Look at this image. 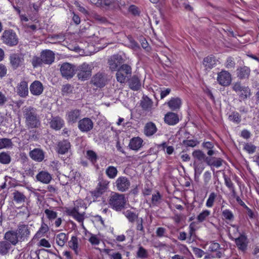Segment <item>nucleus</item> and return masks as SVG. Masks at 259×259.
Masks as SVG:
<instances>
[{"instance_id": "f257e3e1", "label": "nucleus", "mask_w": 259, "mask_h": 259, "mask_svg": "<svg viewBox=\"0 0 259 259\" xmlns=\"http://www.w3.org/2000/svg\"><path fill=\"white\" fill-rule=\"evenodd\" d=\"M23 115L25 118L26 126L28 129L38 128L40 127V118L35 108L31 106L27 107L23 111Z\"/></svg>"}, {"instance_id": "f03ea898", "label": "nucleus", "mask_w": 259, "mask_h": 259, "mask_svg": "<svg viewBox=\"0 0 259 259\" xmlns=\"http://www.w3.org/2000/svg\"><path fill=\"white\" fill-rule=\"evenodd\" d=\"M108 201L109 206L116 211L124 209L127 202L124 194L115 192L111 193Z\"/></svg>"}, {"instance_id": "7ed1b4c3", "label": "nucleus", "mask_w": 259, "mask_h": 259, "mask_svg": "<svg viewBox=\"0 0 259 259\" xmlns=\"http://www.w3.org/2000/svg\"><path fill=\"white\" fill-rule=\"evenodd\" d=\"M232 90L236 93L240 101L246 100L251 95L249 87L243 85L240 81H237L233 83Z\"/></svg>"}, {"instance_id": "20e7f679", "label": "nucleus", "mask_w": 259, "mask_h": 259, "mask_svg": "<svg viewBox=\"0 0 259 259\" xmlns=\"http://www.w3.org/2000/svg\"><path fill=\"white\" fill-rule=\"evenodd\" d=\"M3 42L10 47L16 46L18 43V37L16 33L12 29L5 30L2 35Z\"/></svg>"}, {"instance_id": "39448f33", "label": "nucleus", "mask_w": 259, "mask_h": 259, "mask_svg": "<svg viewBox=\"0 0 259 259\" xmlns=\"http://www.w3.org/2000/svg\"><path fill=\"white\" fill-rule=\"evenodd\" d=\"M132 74V68L127 64H123L119 67L116 74V79L120 83H124L126 78Z\"/></svg>"}, {"instance_id": "423d86ee", "label": "nucleus", "mask_w": 259, "mask_h": 259, "mask_svg": "<svg viewBox=\"0 0 259 259\" xmlns=\"http://www.w3.org/2000/svg\"><path fill=\"white\" fill-rule=\"evenodd\" d=\"M109 182L102 177L99 178V182L96 189L92 192L94 197L98 198L101 197L108 189Z\"/></svg>"}, {"instance_id": "0eeeda50", "label": "nucleus", "mask_w": 259, "mask_h": 259, "mask_svg": "<svg viewBox=\"0 0 259 259\" xmlns=\"http://www.w3.org/2000/svg\"><path fill=\"white\" fill-rule=\"evenodd\" d=\"M10 64L13 70L24 65V55L22 53H13L9 57Z\"/></svg>"}, {"instance_id": "6e6552de", "label": "nucleus", "mask_w": 259, "mask_h": 259, "mask_svg": "<svg viewBox=\"0 0 259 259\" xmlns=\"http://www.w3.org/2000/svg\"><path fill=\"white\" fill-rule=\"evenodd\" d=\"M131 185V183L129 178L121 176L117 178L114 186L119 192H125L128 190Z\"/></svg>"}, {"instance_id": "1a4fd4ad", "label": "nucleus", "mask_w": 259, "mask_h": 259, "mask_svg": "<svg viewBox=\"0 0 259 259\" xmlns=\"http://www.w3.org/2000/svg\"><path fill=\"white\" fill-rule=\"evenodd\" d=\"M108 80V76L106 73L99 72L92 77L91 82L98 88H102L106 85Z\"/></svg>"}, {"instance_id": "9d476101", "label": "nucleus", "mask_w": 259, "mask_h": 259, "mask_svg": "<svg viewBox=\"0 0 259 259\" xmlns=\"http://www.w3.org/2000/svg\"><path fill=\"white\" fill-rule=\"evenodd\" d=\"M75 72L79 79L85 80L88 79L91 75L92 69L89 64L83 63L77 68H75Z\"/></svg>"}, {"instance_id": "9b49d317", "label": "nucleus", "mask_w": 259, "mask_h": 259, "mask_svg": "<svg viewBox=\"0 0 259 259\" xmlns=\"http://www.w3.org/2000/svg\"><path fill=\"white\" fill-rule=\"evenodd\" d=\"M16 231L18 233L20 241L28 240L30 235V229L28 225L19 224Z\"/></svg>"}, {"instance_id": "f8f14e48", "label": "nucleus", "mask_w": 259, "mask_h": 259, "mask_svg": "<svg viewBox=\"0 0 259 259\" xmlns=\"http://www.w3.org/2000/svg\"><path fill=\"white\" fill-rule=\"evenodd\" d=\"M94 127V122L89 117H84L80 119L78 122V128L83 133H88L91 131Z\"/></svg>"}, {"instance_id": "ddd939ff", "label": "nucleus", "mask_w": 259, "mask_h": 259, "mask_svg": "<svg viewBox=\"0 0 259 259\" xmlns=\"http://www.w3.org/2000/svg\"><path fill=\"white\" fill-rule=\"evenodd\" d=\"M182 99L178 97H171L167 102H165L164 105H167L171 111H179L182 106Z\"/></svg>"}, {"instance_id": "4468645a", "label": "nucleus", "mask_w": 259, "mask_h": 259, "mask_svg": "<svg viewBox=\"0 0 259 259\" xmlns=\"http://www.w3.org/2000/svg\"><path fill=\"white\" fill-rule=\"evenodd\" d=\"M60 71L63 77L71 78L75 73V66L69 63H64L60 68Z\"/></svg>"}, {"instance_id": "2eb2a0df", "label": "nucleus", "mask_w": 259, "mask_h": 259, "mask_svg": "<svg viewBox=\"0 0 259 259\" xmlns=\"http://www.w3.org/2000/svg\"><path fill=\"white\" fill-rule=\"evenodd\" d=\"M232 78L230 73L226 70H222L218 73L217 81L223 86L227 87L230 84Z\"/></svg>"}, {"instance_id": "dca6fc26", "label": "nucleus", "mask_w": 259, "mask_h": 259, "mask_svg": "<svg viewBox=\"0 0 259 259\" xmlns=\"http://www.w3.org/2000/svg\"><path fill=\"white\" fill-rule=\"evenodd\" d=\"M16 92L18 96L22 98H25L29 94L28 81L25 79H22L16 86Z\"/></svg>"}, {"instance_id": "f3484780", "label": "nucleus", "mask_w": 259, "mask_h": 259, "mask_svg": "<svg viewBox=\"0 0 259 259\" xmlns=\"http://www.w3.org/2000/svg\"><path fill=\"white\" fill-rule=\"evenodd\" d=\"M180 120L178 114L173 111L167 112L164 117V122L168 125H175L179 122Z\"/></svg>"}, {"instance_id": "a211bd4d", "label": "nucleus", "mask_w": 259, "mask_h": 259, "mask_svg": "<svg viewBox=\"0 0 259 259\" xmlns=\"http://www.w3.org/2000/svg\"><path fill=\"white\" fill-rule=\"evenodd\" d=\"M235 243L239 250L245 252L247 248L248 239L244 233L240 234L239 236L235 239Z\"/></svg>"}, {"instance_id": "6ab92c4d", "label": "nucleus", "mask_w": 259, "mask_h": 259, "mask_svg": "<svg viewBox=\"0 0 259 259\" xmlns=\"http://www.w3.org/2000/svg\"><path fill=\"white\" fill-rule=\"evenodd\" d=\"M4 238L5 241L9 242L11 245H13L14 246L16 245L20 241L18 233L15 230H10L6 232Z\"/></svg>"}, {"instance_id": "aec40b11", "label": "nucleus", "mask_w": 259, "mask_h": 259, "mask_svg": "<svg viewBox=\"0 0 259 259\" xmlns=\"http://www.w3.org/2000/svg\"><path fill=\"white\" fill-rule=\"evenodd\" d=\"M81 110L77 109H72L66 115V119L69 123H75L80 120Z\"/></svg>"}, {"instance_id": "412c9836", "label": "nucleus", "mask_w": 259, "mask_h": 259, "mask_svg": "<svg viewBox=\"0 0 259 259\" xmlns=\"http://www.w3.org/2000/svg\"><path fill=\"white\" fill-rule=\"evenodd\" d=\"M50 127L55 131L60 130L65 125L64 120L60 116L52 117L49 122Z\"/></svg>"}, {"instance_id": "4be33fe9", "label": "nucleus", "mask_w": 259, "mask_h": 259, "mask_svg": "<svg viewBox=\"0 0 259 259\" xmlns=\"http://www.w3.org/2000/svg\"><path fill=\"white\" fill-rule=\"evenodd\" d=\"M35 178L37 181L45 184H49L52 180V175L46 170L40 171Z\"/></svg>"}, {"instance_id": "5701e85b", "label": "nucleus", "mask_w": 259, "mask_h": 259, "mask_svg": "<svg viewBox=\"0 0 259 259\" xmlns=\"http://www.w3.org/2000/svg\"><path fill=\"white\" fill-rule=\"evenodd\" d=\"M40 57L43 63L45 64H51L55 60V54L50 50L42 51Z\"/></svg>"}, {"instance_id": "b1692460", "label": "nucleus", "mask_w": 259, "mask_h": 259, "mask_svg": "<svg viewBox=\"0 0 259 259\" xmlns=\"http://www.w3.org/2000/svg\"><path fill=\"white\" fill-rule=\"evenodd\" d=\"M30 93L34 96H39L44 91V87L42 83L38 80H35L30 85Z\"/></svg>"}, {"instance_id": "393cba45", "label": "nucleus", "mask_w": 259, "mask_h": 259, "mask_svg": "<svg viewBox=\"0 0 259 259\" xmlns=\"http://www.w3.org/2000/svg\"><path fill=\"white\" fill-rule=\"evenodd\" d=\"M30 157L35 161L40 162L45 158V153L40 148H34L31 150L29 153Z\"/></svg>"}, {"instance_id": "a878e982", "label": "nucleus", "mask_w": 259, "mask_h": 259, "mask_svg": "<svg viewBox=\"0 0 259 259\" xmlns=\"http://www.w3.org/2000/svg\"><path fill=\"white\" fill-rule=\"evenodd\" d=\"M122 57L118 55H114L112 56L108 61V64L110 69L112 71L117 70L119 66L122 63Z\"/></svg>"}, {"instance_id": "bb28decb", "label": "nucleus", "mask_w": 259, "mask_h": 259, "mask_svg": "<svg viewBox=\"0 0 259 259\" xmlns=\"http://www.w3.org/2000/svg\"><path fill=\"white\" fill-rule=\"evenodd\" d=\"M218 59L213 55H210L205 57L203 60V64L206 69H211L215 66Z\"/></svg>"}, {"instance_id": "cd10ccee", "label": "nucleus", "mask_w": 259, "mask_h": 259, "mask_svg": "<svg viewBox=\"0 0 259 259\" xmlns=\"http://www.w3.org/2000/svg\"><path fill=\"white\" fill-rule=\"evenodd\" d=\"M71 144L68 140H63L58 142L57 147L58 153L64 154L67 153L70 148Z\"/></svg>"}, {"instance_id": "c85d7f7f", "label": "nucleus", "mask_w": 259, "mask_h": 259, "mask_svg": "<svg viewBox=\"0 0 259 259\" xmlns=\"http://www.w3.org/2000/svg\"><path fill=\"white\" fill-rule=\"evenodd\" d=\"M143 140L139 137H133L130 141L128 147L134 151H138L143 146Z\"/></svg>"}, {"instance_id": "c756f323", "label": "nucleus", "mask_w": 259, "mask_h": 259, "mask_svg": "<svg viewBox=\"0 0 259 259\" xmlns=\"http://www.w3.org/2000/svg\"><path fill=\"white\" fill-rule=\"evenodd\" d=\"M128 85L131 90L134 91H137L141 88V80L137 75H134L129 79Z\"/></svg>"}, {"instance_id": "7c9ffc66", "label": "nucleus", "mask_w": 259, "mask_h": 259, "mask_svg": "<svg viewBox=\"0 0 259 259\" xmlns=\"http://www.w3.org/2000/svg\"><path fill=\"white\" fill-rule=\"evenodd\" d=\"M236 72L237 76L240 79H245L248 78L250 73V69L249 67L243 66L238 67Z\"/></svg>"}, {"instance_id": "2f4dec72", "label": "nucleus", "mask_w": 259, "mask_h": 259, "mask_svg": "<svg viewBox=\"0 0 259 259\" xmlns=\"http://www.w3.org/2000/svg\"><path fill=\"white\" fill-rule=\"evenodd\" d=\"M69 247L72 249L76 255H78L79 252L78 239L76 236H72L71 239L68 241Z\"/></svg>"}, {"instance_id": "473e14b6", "label": "nucleus", "mask_w": 259, "mask_h": 259, "mask_svg": "<svg viewBox=\"0 0 259 259\" xmlns=\"http://www.w3.org/2000/svg\"><path fill=\"white\" fill-rule=\"evenodd\" d=\"M157 127L152 122H147L144 127V134L148 137L153 135L157 132Z\"/></svg>"}, {"instance_id": "72a5a7b5", "label": "nucleus", "mask_w": 259, "mask_h": 259, "mask_svg": "<svg viewBox=\"0 0 259 259\" xmlns=\"http://www.w3.org/2000/svg\"><path fill=\"white\" fill-rule=\"evenodd\" d=\"M66 212L68 215L72 217L76 221L83 224L84 212L80 213L78 210L74 211L73 210L67 209Z\"/></svg>"}, {"instance_id": "f704fd0d", "label": "nucleus", "mask_w": 259, "mask_h": 259, "mask_svg": "<svg viewBox=\"0 0 259 259\" xmlns=\"http://www.w3.org/2000/svg\"><path fill=\"white\" fill-rule=\"evenodd\" d=\"M55 239L56 243L58 246L63 247L68 241V235L63 232L60 233L56 235Z\"/></svg>"}, {"instance_id": "c9c22d12", "label": "nucleus", "mask_w": 259, "mask_h": 259, "mask_svg": "<svg viewBox=\"0 0 259 259\" xmlns=\"http://www.w3.org/2000/svg\"><path fill=\"white\" fill-rule=\"evenodd\" d=\"M103 252L108 256L109 259H122L121 253L119 251H114L112 249L104 248Z\"/></svg>"}, {"instance_id": "e433bc0d", "label": "nucleus", "mask_w": 259, "mask_h": 259, "mask_svg": "<svg viewBox=\"0 0 259 259\" xmlns=\"http://www.w3.org/2000/svg\"><path fill=\"white\" fill-rule=\"evenodd\" d=\"M49 228L47 224L44 222H42L40 227L36 232L33 237L34 239H39L43 236L49 231Z\"/></svg>"}, {"instance_id": "4c0bfd02", "label": "nucleus", "mask_w": 259, "mask_h": 259, "mask_svg": "<svg viewBox=\"0 0 259 259\" xmlns=\"http://www.w3.org/2000/svg\"><path fill=\"white\" fill-rule=\"evenodd\" d=\"M12 246L10 243L5 240L0 241V255L4 256L9 253Z\"/></svg>"}, {"instance_id": "58836bf2", "label": "nucleus", "mask_w": 259, "mask_h": 259, "mask_svg": "<svg viewBox=\"0 0 259 259\" xmlns=\"http://www.w3.org/2000/svg\"><path fill=\"white\" fill-rule=\"evenodd\" d=\"M220 248V244L219 243L214 241H211L210 242L208 250L210 252H217L216 254V257L217 258H221L222 257V253L221 251H218Z\"/></svg>"}, {"instance_id": "ea45409f", "label": "nucleus", "mask_w": 259, "mask_h": 259, "mask_svg": "<svg viewBox=\"0 0 259 259\" xmlns=\"http://www.w3.org/2000/svg\"><path fill=\"white\" fill-rule=\"evenodd\" d=\"M223 178L225 181V184L231 191V195L233 194L234 195H235V192H236L235 190V186L230 178L225 174L223 175Z\"/></svg>"}, {"instance_id": "a19ab883", "label": "nucleus", "mask_w": 259, "mask_h": 259, "mask_svg": "<svg viewBox=\"0 0 259 259\" xmlns=\"http://www.w3.org/2000/svg\"><path fill=\"white\" fill-rule=\"evenodd\" d=\"M202 148L205 150H207V154L208 156H211L214 154L213 149L214 147L212 142L209 141H204L201 145Z\"/></svg>"}, {"instance_id": "79ce46f5", "label": "nucleus", "mask_w": 259, "mask_h": 259, "mask_svg": "<svg viewBox=\"0 0 259 259\" xmlns=\"http://www.w3.org/2000/svg\"><path fill=\"white\" fill-rule=\"evenodd\" d=\"M211 214V211L208 209L203 210L196 217V220L199 223H202L206 221Z\"/></svg>"}, {"instance_id": "37998d69", "label": "nucleus", "mask_w": 259, "mask_h": 259, "mask_svg": "<svg viewBox=\"0 0 259 259\" xmlns=\"http://www.w3.org/2000/svg\"><path fill=\"white\" fill-rule=\"evenodd\" d=\"M105 174L108 178L114 179L117 176L118 170L116 167L110 165L106 168Z\"/></svg>"}, {"instance_id": "c03bdc74", "label": "nucleus", "mask_w": 259, "mask_h": 259, "mask_svg": "<svg viewBox=\"0 0 259 259\" xmlns=\"http://www.w3.org/2000/svg\"><path fill=\"white\" fill-rule=\"evenodd\" d=\"M74 206L73 208H69L68 209L73 210L74 211L76 210L79 211L81 208L85 209L87 207V204L85 201L81 199L76 200L74 203Z\"/></svg>"}, {"instance_id": "a18cd8bd", "label": "nucleus", "mask_w": 259, "mask_h": 259, "mask_svg": "<svg viewBox=\"0 0 259 259\" xmlns=\"http://www.w3.org/2000/svg\"><path fill=\"white\" fill-rule=\"evenodd\" d=\"M157 148L161 150H165V153L169 155L172 154L175 151L174 147L172 146H168L165 142L158 145Z\"/></svg>"}, {"instance_id": "49530a36", "label": "nucleus", "mask_w": 259, "mask_h": 259, "mask_svg": "<svg viewBox=\"0 0 259 259\" xmlns=\"http://www.w3.org/2000/svg\"><path fill=\"white\" fill-rule=\"evenodd\" d=\"M13 195L14 200L17 203H22L25 202L26 199V196L23 193L18 190H15L13 192Z\"/></svg>"}, {"instance_id": "de8ad7c7", "label": "nucleus", "mask_w": 259, "mask_h": 259, "mask_svg": "<svg viewBox=\"0 0 259 259\" xmlns=\"http://www.w3.org/2000/svg\"><path fill=\"white\" fill-rule=\"evenodd\" d=\"M228 119L230 121L238 124L241 122L242 118L241 115L238 112L233 111L229 115Z\"/></svg>"}, {"instance_id": "09e8293b", "label": "nucleus", "mask_w": 259, "mask_h": 259, "mask_svg": "<svg viewBox=\"0 0 259 259\" xmlns=\"http://www.w3.org/2000/svg\"><path fill=\"white\" fill-rule=\"evenodd\" d=\"M13 145L11 139L6 138L0 139V150L12 148Z\"/></svg>"}, {"instance_id": "8fccbe9b", "label": "nucleus", "mask_w": 259, "mask_h": 259, "mask_svg": "<svg viewBox=\"0 0 259 259\" xmlns=\"http://www.w3.org/2000/svg\"><path fill=\"white\" fill-rule=\"evenodd\" d=\"M124 214L131 223L135 222L138 218V214L131 210H127L124 212Z\"/></svg>"}, {"instance_id": "3c124183", "label": "nucleus", "mask_w": 259, "mask_h": 259, "mask_svg": "<svg viewBox=\"0 0 259 259\" xmlns=\"http://www.w3.org/2000/svg\"><path fill=\"white\" fill-rule=\"evenodd\" d=\"M11 157L9 154L6 152L0 153V163L8 164L11 162Z\"/></svg>"}, {"instance_id": "603ef678", "label": "nucleus", "mask_w": 259, "mask_h": 259, "mask_svg": "<svg viewBox=\"0 0 259 259\" xmlns=\"http://www.w3.org/2000/svg\"><path fill=\"white\" fill-rule=\"evenodd\" d=\"M193 167L196 172L198 173L202 172L205 168L204 161L194 160Z\"/></svg>"}, {"instance_id": "864d4df0", "label": "nucleus", "mask_w": 259, "mask_h": 259, "mask_svg": "<svg viewBox=\"0 0 259 259\" xmlns=\"http://www.w3.org/2000/svg\"><path fill=\"white\" fill-rule=\"evenodd\" d=\"M192 156L194 160L204 161L205 154L200 150H195L192 152Z\"/></svg>"}, {"instance_id": "5fc2aeb1", "label": "nucleus", "mask_w": 259, "mask_h": 259, "mask_svg": "<svg viewBox=\"0 0 259 259\" xmlns=\"http://www.w3.org/2000/svg\"><path fill=\"white\" fill-rule=\"evenodd\" d=\"M222 217L224 219L233 221L234 219V215L233 212L229 209H225L222 211Z\"/></svg>"}, {"instance_id": "6e6d98bb", "label": "nucleus", "mask_w": 259, "mask_h": 259, "mask_svg": "<svg viewBox=\"0 0 259 259\" xmlns=\"http://www.w3.org/2000/svg\"><path fill=\"white\" fill-rule=\"evenodd\" d=\"M44 212L47 217V218L49 221H52L57 219V212L56 211H55L53 210L47 208V209H45Z\"/></svg>"}, {"instance_id": "4d7b16f0", "label": "nucleus", "mask_w": 259, "mask_h": 259, "mask_svg": "<svg viewBox=\"0 0 259 259\" xmlns=\"http://www.w3.org/2000/svg\"><path fill=\"white\" fill-rule=\"evenodd\" d=\"M217 194L214 192H211L209 195V197L206 202V206L211 208L213 206L214 202L217 198Z\"/></svg>"}, {"instance_id": "13d9d810", "label": "nucleus", "mask_w": 259, "mask_h": 259, "mask_svg": "<svg viewBox=\"0 0 259 259\" xmlns=\"http://www.w3.org/2000/svg\"><path fill=\"white\" fill-rule=\"evenodd\" d=\"M87 157L93 164L95 163L98 159L97 154L92 150L87 151Z\"/></svg>"}, {"instance_id": "bf43d9fd", "label": "nucleus", "mask_w": 259, "mask_h": 259, "mask_svg": "<svg viewBox=\"0 0 259 259\" xmlns=\"http://www.w3.org/2000/svg\"><path fill=\"white\" fill-rule=\"evenodd\" d=\"M148 256L147 250L143 246H140L137 252V257L140 258H146Z\"/></svg>"}, {"instance_id": "052dcab7", "label": "nucleus", "mask_w": 259, "mask_h": 259, "mask_svg": "<svg viewBox=\"0 0 259 259\" xmlns=\"http://www.w3.org/2000/svg\"><path fill=\"white\" fill-rule=\"evenodd\" d=\"M162 199V196L159 191H157L156 194L152 195L151 203L153 206H157L160 203Z\"/></svg>"}, {"instance_id": "680f3d73", "label": "nucleus", "mask_w": 259, "mask_h": 259, "mask_svg": "<svg viewBox=\"0 0 259 259\" xmlns=\"http://www.w3.org/2000/svg\"><path fill=\"white\" fill-rule=\"evenodd\" d=\"M199 143V142L196 139L185 140L183 141V145L187 147L193 148L198 145Z\"/></svg>"}, {"instance_id": "e2e57ef3", "label": "nucleus", "mask_w": 259, "mask_h": 259, "mask_svg": "<svg viewBox=\"0 0 259 259\" xmlns=\"http://www.w3.org/2000/svg\"><path fill=\"white\" fill-rule=\"evenodd\" d=\"M13 8L17 14L19 15L21 21L27 22L29 19L25 14H21V10L20 7L18 6H13Z\"/></svg>"}, {"instance_id": "0e129e2a", "label": "nucleus", "mask_w": 259, "mask_h": 259, "mask_svg": "<svg viewBox=\"0 0 259 259\" xmlns=\"http://www.w3.org/2000/svg\"><path fill=\"white\" fill-rule=\"evenodd\" d=\"M152 102L149 98L146 97L141 102V105L144 110H148L152 105Z\"/></svg>"}, {"instance_id": "69168bd1", "label": "nucleus", "mask_w": 259, "mask_h": 259, "mask_svg": "<svg viewBox=\"0 0 259 259\" xmlns=\"http://www.w3.org/2000/svg\"><path fill=\"white\" fill-rule=\"evenodd\" d=\"M73 89V87L69 84H64L62 86V94L64 96L71 94L72 93Z\"/></svg>"}, {"instance_id": "338daca9", "label": "nucleus", "mask_w": 259, "mask_h": 259, "mask_svg": "<svg viewBox=\"0 0 259 259\" xmlns=\"http://www.w3.org/2000/svg\"><path fill=\"white\" fill-rule=\"evenodd\" d=\"M31 62L33 68H36L38 66H41L43 64L41 57H39L35 56H33Z\"/></svg>"}, {"instance_id": "774afa93", "label": "nucleus", "mask_w": 259, "mask_h": 259, "mask_svg": "<svg viewBox=\"0 0 259 259\" xmlns=\"http://www.w3.org/2000/svg\"><path fill=\"white\" fill-rule=\"evenodd\" d=\"M256 148V146L251 143H246L244 146V149L249 154L254 153Z\"/></svg>"}]
</instances>
